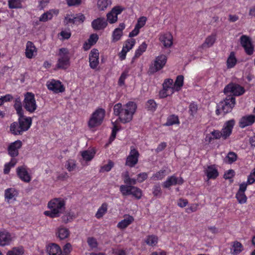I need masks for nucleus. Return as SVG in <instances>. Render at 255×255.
I'll use <instances>...</instances> for the list:
<instances>
[{"instance_id":"obj_1","label":"nucleus","mask_w":255,"mask_h":255,"mask_svg":"<svg viewBox=\"0 0 255 255\" xmlns=\"http://www.w3.org/2000/svg\"><path fill=\"white\" fill-rule=\"evenodd\" d=\"M136 109V105L133 102H129L124 105L119 103L114 107V114L119 117L121 123L126 124L132 120Z\"/></svg>"},{"instance_id":"obj_31","label":"nucleus","mask_w":255,"mask_h":255,"mask_svg":"<svg viewBox=\"0 0 255 255\" xmlns=\"http://www.w3.org/2000/svg\"><path fill=\"white\" fill-rule=\"evenodd\" d=\"M70 232L67 228L64 227L59 228L58 229L57 235L60 240H64L69 236Z\"/></svg>"},{"instance_id":"obj_51","label":"nucleus","mask_w":255,"mask_h":255,"mask_svg":"<svg viewBox=\"0 0 255 255\" xmlns=\"http://www.w3.org/2000/svg\"><path fill=\"white\" fill-rule=\"evenodd\" d=\"M107 21H108L110 23H115L118 20V16L116 15L114 13L112 12V11H110L107 14Z\"/></svg>"},{"instance_id":"obj_44","label":"nucleus","mask_w":255,"mask_h":255,"mask_svg":"<svg viewBox=\"0 0 255 255\" xmlns=\"http://www.w3.org/2000/svg\"><path fill=\"white\" fill-rule=\"evenodd\" d=\"M184 77L179 75L176 77L174 86L176 87V90L179 91L183 85Z\"/></svg>"},{"instance_id":"obj_49","label":"nucleus","mask_w":255,"mask_h":255,"mask_svg":"<svg viewBox=\"0 0 255 255\" xmlns=\"http://www.w3.org/2000/svg\"><path fill=\"white\" fill-rule=\"evenodd\" d=\"M65 166L69 171H72L76 168V161L74 160L70 159L66 162Z\"/></svg>"},{"instance_id":"obj_17","label":"nucleus","mask_w":255,"mask_h":255,"mask_svg":"<svg viewBox=\"0 0 255 255\" xmlns=\"http://www.w3.org/2000/svg\"><path fill=\"white\" fill-rule=\"evenodd\" d=\"M99 51L96 49H92L89 54L90 66L92 69H95L99 64Z\"/></svg>"},{"instance_id":"obj_5","label":"nucleus","mask_w":255,"mask_h":255,"mask_svg":"<svg viewBox=\"0 0 255 255\" xmlns=\"http://www.w3.org/2000/svg\"><path fill=\"white\" fill-rule=\"evenodd\" d=\"M59 56L56 67L58 69H66L70 65V57L67 49L64 48L60 49Z\"/></svg>"},{"instance_id":"obj_2","label":"nucleus","mask_w":255,"mask_h":255,"mask_svg":"<svg viewBox=\"0 0 255 255\" xmlns=\"http://www.w3.org/2000/svg\"><path fill=\"white\" fill-rule=\"evenodd\" d=\"M65 200L61 198H56L51 200L48 203L49 211L44 212L45 215L50 218L58 217L65 210Z\"/></svg>"},{"instance_id":"obj_61","label":"nucleus","mask_w":255,"mask_h":255,"mask_svg":"<svg viewBox=\"0 0 255 255\" xmlns=\"http://www.w3.org/2000/svg\"><path fill=\"white\" fill-rule=\"evenodd\" d=\"M67 3L69 6H78L81 4L82 0H66Z\"/></svg>"},{"instance_id":"obj_8","label":"nucleus","mask_w":255,"mask_h":255,"mask_svg":"<svg viewBox=\"0 0 255 255\" xmlns=\"http://www.w3.org/2000/svg\"><path fill=\"white\" fill-rule=\"evenodd\" d=\"M236 103L235 98L232 96H228L223 101L219 104V107L221 109L224 114L231 112L235 106Z\"/></svg>"},{"instance_id":"obj_32","label":"nucleus","mask_w":255,"mask_h":255,"mask_svg":"<svg viewBox=\"0 0 255 255\" xmlns=\"http://www.w3.org/2000/svg\"><path fill=\"white\" fill-rule=\"evenodd\" d=\"M243 250L242 244L238 241L234 242L232 246V253L234 255L239 254Z\"/></svg>"},{"instance_id":"obj_28","label":"nucleus","mask_w":255,"mask_h":255,"mask_svg":"<svg viewBox=\"0 0 255 255\" xmlns=\"http://www.w3.org/2000/svg\"><path fill=\"white\" fill-rule=\"evenodd\" d=\"M98 39V35L97 34H92L88 39V43H85L84 44V49L87 50L90 49L91 46L96 44Z\"/></svg>"},{"instance_id":"obj_16","label":"nucleus","mask_w":255,"mask_h":255,"mask_svg":"<svg viewBox=\"0 0 255 255\" xmlns=\"http://www.w3.org/2000/svg\"><path fill=\"white\" fill-rule=\"evenodd\" d=\"M16 173L18 177L23 181L28 183L31 180V177L28 173L26 166H20L16 168Z\"/></svg>"},{"instance_id":"obj_39","label":"nucleus","mask_w":255,"mask_h":255,"mask_svg":"<svg viewBox=\"0 0 255 255\" xmlns=\"http://www.w3.org/2000/svg\"><path fill=\"white\" fill-rule=\"evenodd\" d=\"M216 40V36L215 35H211L210 36H209L207 37L204 42V43L202 44L203 47H209L212 46L213 44L214 43Z\"/></svg>"},{"instance_id":"obj_6","label":"nucleus","mask_w":255,"mask_h":255,"mask_svg":"<svg viewBox=\"0 0 255 255\" xmlns=\"http://www.w3.org/2000/svg\"><path fill=\"white\" fill-rule=\"evenodd\" d=\"M120 190L123 196L132 195L137 199H140L142 197L141 190L135 186L122 185Z\"/></svg>"},{"instance_id":"obj_33","label":"nucleus","mask_w":255,"mask_h":255,"mask_svg":"<svg viewBox=\"0 0 255 255\" xmlns=\"http://www.w3.org/2000/svg\"><path fill=\"white\" fill-rule=\"evenodd\" d=\"M237 63V59L235 57V53L231 52L227 61L228 68L234 67Z\"/></svg>"},{"instance_id":"obj_45","label":"nucleus","mask_w":255,"mask_h":255,"mask_svg":"<svg viewBox=\"0 0 255 255\" xmlns=\"http://www.w3.org/2000/svg\"><path fill=\"white\" fill-rule=\"evenodd\" d=\"M236 197L239 203L240 204H244L247 202V198L245 193H242L241 191H238L236 195Z\"/></svg>"},{"instance_id":"obj_43","label":"nucleus","mask_w":255,"mask_h":255,"mask_svg":"<svg viewBox=\"0 0 255 255\" xmlns=\"http://www.w3.org/2000/svg\"><path fill=\"white\" fill-rule=\"evenodd\" d=\"M157 108V104L153 100H149L146 103V108L148 111L154 112Z\"/></svg>"},{"instance_id":"obj_50","label":"nucleus","mask_w":255,"mask_h":255,"mask_svg":"<svg viewBox=\"0 0 255 255\" xmlns=\"http://www.w3.org/2000/svg\"><path fill=\"white\" fill-rule=\"evenodd\" d=\"M15 190L13 188H8L5 190L4 196L8 200H10L14 196V192Z\"/></svg>"},{"instance_id":"obj_19","label":"nucleus","mask_w":255,"mask_h":255,"mask_svg":"<svg viewBox=\"0 0 255 255\" xmlns=\"http://www.w3.org/2000/svg\"><path fill=\"white\" fill-rule=\"evenodd\" d=\"M46 252L48 255H62L61 248L55 243H50L47 245Z\"/></svg>"},{"instance_id":"obj_46","label":"nucleus","mask_w":255,"mask_h":255,"mask_svg":"<svg viewBox=\"0 0 255 255\" xmlns=\"http://www.w3.org/2000/svg\"><path fill=\"white\" fill-rule=\"evenodd\" d=\"M166 170H161L153 175L151 178L154 180H161L166 175Z\"/></svg>"},{"instance_id":"obj_34","label":"nucleus","mask_w":255,"mask_h":255,"mask_svg":"<svg viewBox=\"0 0 255 255\" xmlns=\"http://www.w3.org/2000/svg\"><path fill=\"white\" fill-rule=\"evenodd\" d=\"M112 1L111 0H98L97 5L99 9L101 11H103L107 8V7L111 5Z\"/></svg>"},{"instance_id":"obj_55","label":"nucleus","mask_w":255,"mask_h":255,"mask_svg":"<svg viewBox=\"0 0 255 255\" xmlns=\"http://www.w3.org/2000/svg\"><path fill=\"white\" fill-rule=\"evenodd\" d=\"M112 124L113 125V128L112 129V134L109 139L110 142H112L115 139L116 136L117 132L119 130V128H118V126L115 124V123L112 122Z\"/></svg>"},{"instance_id":"obj_13","label":"nucleus","mask_w":255,"mask_h":255,"mask_svg":"<svg viewBox=\"0 0 255 255\" xmlns=\"http://www.w3.org/2000/svg\"><path fill=\"white\" fill-rule=\"evenodd\" d=\"M22 145L21 141L17 140L11 143L7 148L8 154L12 157H15L18 155V150Z\"/></svg>"},{"instance_id":"obj_58","label":"nucleus","mask_w":255,"mask_h":255,"mask_svg":"<svg viewBox=\"0 0 255 255\" xmlns=\"http://www.w3.org/2000/svg\"><path fill=\"white\" fill-rule=\"evenodd\" d=\"M146 17L145 16H141L138 18L137 20V22L135 24L136 27H138L140 29L141 27H142L145 24L146 21Z\"/></svg>"},{"instance_id":"obj_38","label":"nucleus","mask_w":255,"mask_h":255,"mask_svg":"<svg viewBox=\"0 0 255 255\" xmlns=\"http://www.w3.org/2000/svg\"><path fill=\"white\" fill-rule=\"evenodd\" d=\"M157 237L153 235L148 236L145 241L146 244L150 246H155L157 243Z\"/></svg>"},{"instance_id":"obj_41","label":"nucleus","mask_w":255,"mask_h":255,"mask_svg":"<svg viewBox=\"0 0 255 255\" xmlns=\"http://www.w3.org/2000/svg\"><path fill=\"white\" fill-rule=\"evenodd\" d=\"M95 154V151L90 150H85L82 152V157L86 161L91 160Z\"/></svg>"},{"instance_id":"obj_25","label":"nucleus","mask_w":255,"mask_h":255,"mask_svg":"<svg viewBox=\"0 0 255 255\" xmlns=\"http://www.w3.org/2000/svg\"><path fill=\"white\" fill-rule=\"evenodd\" d=\"M65 19L67 20V23H72L73 24H77L78 22H83L85 19V16L82 13H79L73 18H68V17H66Z\"/></svg>"},{"instance_id":"obj_12","label":"nucleus","mask_w":255,"mask_h":255,"mask_svg":"<svg viewBox=\"0 0 255 255\" xmlns=\"http://www.w3.org/2000/svg\"><path fill=\"white\" fill-rule=\"evenodd\" d=\"M49 90L53 91L55 93H62L65 91V88L61 82L58 80H51L47 83Z\"/></svg>"},{"instance_id":"obj_64","label":"nucleus","mask_w":255,"mask_h":255,"mask_svg":"<svg viewBox=\"0 0 255 255\" xmlns=\"http://www.w3.org/2000/svg\"><path fill=\"white\" fill-rule=\"evenodd\" d=\"M234 173L233 170L230 169L225 173L224 177L226 179H231L234 176Z\"/></svg>"},{"instance_id":"obj_47","label":"nucleus","mask_w":255,"mask_h":255,"mask_svg":"<svg viewBox=\"0 0 255 255\" xmlns=\"http://www.w3.org/2000/svg\"><path fill=\"white\" fill-rule=\"evenodd\" d=\"M135 43L134 39H129L127 40L123 48L126 50L127 51H129L134 46Z\"/></svg>"},{"instance_id":"obj_14","label":"nucleus","mask_w":255,"mask_h":255,"mask_svg":"<svg viewBox=\"0 0 255 255\" xmlns=\"http://www.w3.org/2000/svg\"><path fill=\"white\" fill-rule=\"evenodd\" d=\"M241 44L244 48L246 52L248 55H252L253 53L254 47L249 37L247 35H242L241 38Z\"/></svg>"},{"instance_id":"obj_26","label":"nucleus","mask_w":255,"mask_h":255,"mask_svg":"<svg viewBox=\"0 0 255 255\" xmlns=\"http://www.w3.org/2000/svg\"><path fill=\"white\" fill-rule=\"evenodd\" d=\"M13 107L16 111L17 114L18 115L22 116V114L24 113L22 109L21 100L19 96H16L14 98Z\"/></svg>"},{"instance_id":"obj_62","label":"nucleus","mask_w":255,"mask_h":255,"mask_svg":"<svg viewBox=\"0 0 255 255\" xmlns=\"http://www.w3.org/2000/svg\"><path fill=\"white\" fill-rule=\"evenodd\" d=\"M197 106L195 104H191L189 106V113L192 116L195 114L197 111Z\"/></svg>"},{"instance_id":"obj_24","label":"nucleus","mask_w":255,"mask_h":255,"mask_svg":"<svg viewBox=\"0 0 255 255\" xmlns=\"http://www.w3.org/2000/svg\"><path fill=\"white\" fill-rule=\"evenodd\" d=\"M35 53H36V50L33 43L31 41H28L26 43V47L25 49L26 57L28 58L31 59L33 57Z\"/></svg>"},{"instance_id":"obj_4","label":"nucleus","mask_w":255,"mask_h":255,"mask_svg":"<svg viewBox=\"0 0 255 255\" xmlns=\"http://www.w3.org/2000/svg\"><path fill=\"white\" fill-rule=\"evenodd\" d=\"M105 116V111L102 108H98L92 115L88 122L90 128L98 127L102 124Z\"/></svg>"},{"instance_id":"obj_59","label":"nucleus","mask_w":255,"mask_h":255,"mask_svg":"<svg viewBox=\"0 0 255 255\" xmlns=\"http://www.w3.org/2000/svg\"><path fill=\"white\" fill-rule=\"evenodd\" d=\"M72 250V246L70 243H67L63 247V252L62 255H69Z\"/></svg>"},{"instance_id":"obj_54","label":"nucleus","mask_w":255,"mask_h":255,"mask_svg":"<svg viewBox=\"0 0 255 255\" xmlns=\"http://www.w3.org/2000/svg\"><path fill=\"white\" fill-rule=\"evenodd\" d=\"M114 162L112 160H109L108 163L107 164H106L101 167L100 171L101 172L110 171L111 170L112 168L114 166Z\"/></svg>"},{"instance_id":"obj_60","label":"nucleus","mask_w":255,"mask_h":255,"mask_svg":"<svg viewBox=\"0 0 255 255\" xmlns=\"http://www.w3.org/2000/svg\"><path fill=\"white\" fill-rule=\"evenodd\" d=\"M88 245L92 248H96L98 244L96 240L94 238H89L87 240Z\"/></svg>"},{"instance_id":"obj_63","label":"nucleus","mask_w":255,"mask_h":255,"mask_svg":"<svg viewBox=\"0 0 255 255\" xmlns=\"http://www.w3.org/2000/svg\"><path fill=\"white\" fill-rule=\"evenodd\" d=\"M147 178V174L145 172H142L137 175V181L141 183L146 179Z\"/></svg>"},{"instance_id":"obj_30","label":"nucleus","mask_w":255,"mask_h":255,"mask_svg":"<svg viewBox=\"0 0 255 255\" xmlns=\"http://www.w3.org/2000/svg\"><path fill=\"white\" fill-rule=\"evenodd\" d=\"M206 173L209 179H215L219 175L217 169L214 166H208Z\"/></svg>"},{"instance_id":"obj_57","label":"nucleus","mask_w":255,"mask_h":255,"mask_svg":"<svg viewBox=\"0 0 255 255\" xmlns=\"http://www.w3.org/2000/svg\"><path fill=\"white\" fill-rule=\"evenodd\" d=\"M128 76V71H125L121 74L118 81V84L120 86H122L125 84V80Z\"/></svg>"},{"instance_id":"obj_23","label":"nucleus","mask_w":255,"mask_h":255,"mask_svg":"<svg viewBox=\"0 0 255 255\" xmlns=\"http://www.w3.org/2000/svg\"><path fill=\"white\" fill-rule=\"evenodd\" d=\"M172 39V36L169 33L162 35L159 38L160 41L165 47H170L172 46L173 44Z\"/></svg>"},{"instance_id":"obj_52","label":"nucleus","mask_w":255,"mask_h":255,"mask_svg":"<svg viewBox=\"0 0 255 255\" xmlns=\"http://www.w3.org/2000/svg\"><path fill=\"white\" fill-rule=\"evenodd\" d=\"M152 193L154 196L160 197L162 194V191L159 184H155L153 188Z\"/></svg>"},{"instance_id":"obj_27","label":"nucleus","mask_w":255,"mask_h":255,"mask_svg":"<svg viewBox=\"0 0 255 255\" xmlns=\"http://www.w3.org/2000/svg\"><path fill=\"white\" fill-rule=\"evenodd\" d=\"M178 183V178L174 176L168 177L166 180L162 183V186L165 188H169L171 186L176 185Z\"/></svg>"},{"instance_id":"obj_21","label":"nucleus","mask_w":255,"mask_h":255,"mask_svg":"<svg viewBox=\"0 0 255 255\" xmlns=\"http://www.w3.org/2000/svg\"><path fill=\"white\" fill-rule=\"evenodd\" d=\"M12 238L9 233L6 231L0 232V246L8 245L11 241Z\"/></svg>"},{"instance_id":"obj_48","label":"nucleus","mask_w":255,"mask_h":255,"mask_svg":"<svg viewBox=\"0 0 255 255\" xmlns=\"http://www.w3.org/2000/svg\"><path fill=\"white\" fill-rule=\"evenodd\" d=\"M226 158L228 159V163L232 164L237 160V155L235 152L231 151L227 154Z\"/></svg>"},{"instance_id":"obj_35","label":"nucleus","mask_w":255,"mask_h":255,"mask_svg":"<svg viewBox=\"0 0 255 255\" xmlns=\"http://www.w3.org/2000/svg\"><path fill=\"white\" fill-rule=\"evenodd\" d=\"M173 80L171 79H166L163 83V88L166 91H170V94L174 92V89L172 87Z\"/></svg>"},{"instance_id":"obj_15","label":"nucleus","mask_w":255,"mask_h":255,"mask_svg":"<svg viewBox=\"0 0 255 255\" xmlns=\"http://www.w3.org/2000/svg\"><path fill=\"white\" fill-rule=\"evenodd\" d=\"M235 122L234 120H231L226 122L221 130L222 138L226 139L231 135Z\"/></svg>"},{"instance_id":"obj_20","label":"nucleus","mask_w":255,"mask_h":255,"mask_svg":"<svg viewBox=\"0 0 255 255\" xmlns=\"http://www.w3.org/2000/svg\"><path fill=\"white\" fill-rule=\"evenodd\" d=\"M255 122V116L249 115L243 117L240 121V127L244 128L246 127L252 125Z\"/></svg>"},{"instance_id":"obj_9","label":"nucleus","mask_w":255,"mask_h":255,"mask_svg":"<svg viewBox=\"0 0 255 255\" xmlns=\"http://www.w3.org/2000/svg\"><path fill=\"white\" fill-rule=\"evenodd\" d=\"M167 61V57L165 55L162 54L157 56L154 63L150 67L149 71L151 73H154L161 70L165 65Z\"/></svg>"},{"instance_id":"obj_36","label":"nucleus","mask_w":255,"mask_h":255,"mask_svg":"<svg viewBox=\"0 0 255 255\" xmlns=\"http://www.w3.org/2000/svg\"><path fill=\"white\" fill-rule=\"evenodd\" d=\"M108 204L106 203H104L102 204V206L99 208L97 213L96 214V217L98 219L102 218L104 215L107 211Z\"/></svg>"},{"instance_id":"obj_40","label":"nucleus","mask_w":255,"mask_h":255,"mask_svg":"<svg viewBox=\"0 0 255 255\" xmlns=\"http://www.w3.org/2000/svg\"><path fill=\"white\" fill-rule=\"evenodd\" d=\"M179 123V122L178 117L172 115L167 118V122L164 125L166 126H170Z\"/></svg>"},{"instance_id":"obj_37","label":"nucleus","mask_w":255,"mask_h":255,"mask_svg":"<svg viewBox=\"0 0 255 255\" xmlns=\"http://www.w3.org/2000/svg\"><path fill=\"white\" fill-rule=\"evenodd\" d=\"M54 10H50L44 13L39 18V21L46 22L48 20H50L53 17V13L55 12Z\"/></svg>"},{"instance_id":"obj_22","label":"nucleus","mask_w":255,"mask_h":255,"mask_svg":"<svg viewBox=\"0 0 255 255\" xmlns=\"http://www.w3.org/2000/svg\"><path fill=\"white\" fill-rule=\"evenodd\" d=\"M125 28V25L124 23L120 24L119 27L116 28L113 31L112 37L113 41L117 42L119 40L123 35V30Z\"/></svg>"},{"instance_id":"obj_42","label":"nucleus","mask_w":255,"mask_h":255,"mask_svg":"<svg viewBox=\"0 0 255 255\" xmlns=\"http://www.w3.org/2000/svg\"><path fill=\"white\" fill-rule=\"evenodd\" d=\"M147 48V44L145 42H143L136 50L134 58L139 57L144 52Z\"/></svg>"},{"instance_id":"obj_53","label":"nucleus","mask_w":255,"mask_h":255,"mask_svg":"<svg viewBox=\"0 0 255 255\" xmlns=\"http://www.w3.org/2000/svg\"><path fill=\"white\" fill-rule=\"evenodd\" d=\"M74 218V216L73 214L70 213H68L65 215H64L61 217L62 222L66 224L68 222H71Z\"/></svg>"},{"instance_id":"obj_18","label":"nucleus","mask_w":255,"mask_h":255,"mask_svg":"<svg viewBox=\"0 0 255 255\" xmlns=\"http://www.w3.org/2000/svg\"><path fill=\"white\" fill-rule=\"evenodd\" d=\"M107 20L104 17L97 18L91 23L92 27L95 30L104 29L107 27Z\"/></svg>"},{"instance_id":"obj_7","label":"nucleus","mask_w":255,"mask_h":255,"mask_svg":"<svg viewBox=\"0 0 255 255\" xmlns=\"http://www.w3.org/2000/svg\"><path fill=\"white\" fill-rule=\"evenodd\" d=\"M23 106L24 108L30 113H33L37 109V105L34 95L30 92H27L24 95Z\"/></svg>"},{"instance_id":"obj_10","label":"nucleus","mask_w":255,"mask_h":255,"mask_svg":"<svg viewBox=\"0 0 255 255\" xmlns=\"http://www.w3.org/2000/svg\"><path fill=\"white\" fill-rule=\"evenodd\" d=\"M225 94H232L234 96H240L245 92L244 89L240 85L234 83H230L227 85L224 90Z\"/></svg>"},{"instance_id":"obj_3","label":"nucleus","mask_w":255,"mask_h":255,"mask_svg":"<svg viewBox=\"0 0 255 255\" xmlns=\"http://www.w3.org/2000/svg\"><path fill=\"white\" fill-rule=\"evenodd\" d=\"M18 116V123L14 122L10 126V130L14 135H21L30 128L32 124V119L30 117H25L24 114H22V116Z\"/></svg>"},{"instance_id":"obj_56","label":"nucleus","mask_w":255,"mask_h":255,"mask_svg":"<svg viewBox=\"0 0 255 255\" xmlns=\"http://www.w3.org/2000/svg\"><path fill=\"white\" fill-rule=\"evenodd\" d=\"M19 0H9L8 6L10 8H17L20 7Z\"/></svg>"},{"instance_id":"obj_29","label":"nucleus","mask_w":255,"mask_h":255,"mask_svg":"<svg viewBox=\"0 0 255 255\" xmlns=\"http://www.w3.org/2000/svg\"><path fill=\"white\" fill-rule=\"evenodd\" d=\"M134 219L131 216H128L127 217L125 218L124 220L120 222L118 224V227L120 229H125L128 225L132 223Z\"/></svg>"},{"instance_id":"obj_11","label":"nucleus","mask_w":255,"mask_h":255,"mask_svg":"<svg viewBox=\"0 0 255 255\" xmlns=\"http://www.w3.org/2000/svg\"><path fill=\"white\" fill-rule=\"evenodd\" d=\"M139 156L138 151L133 146H131L129 154L127 157L126 165L130 167H134L138 162Z\"/></svg>"}]
</instances>
